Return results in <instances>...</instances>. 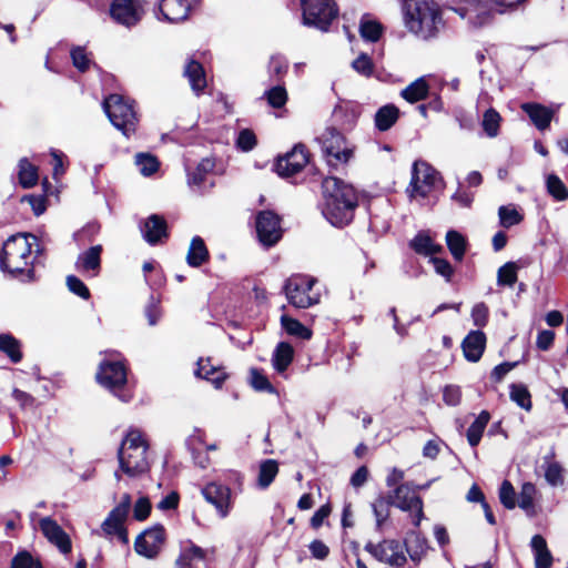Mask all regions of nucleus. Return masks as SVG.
Segmentation results:
<instances>
[{
	"label": "nucleus",
	"instance_id": "1",
	"mask_svg": "<svg viewBox=\"0 0 568 568\" xmlns=\"http://www.w3.org/2000/svg\"><path fill=\"white\" fill-rule=\"evenodd\" d=\"M325 219L334 226L347 225L358 206V193L353 185L337 178H326L322 183Z\"/></svg>",
	"mask_w": 568,
	"mask_h": 568
},
{
	"label": "nucleus",
	"instance_id": "2",
	"mask_svg": "<svg viewBox=\"0 0 568 568\" xmlns=\"http://www.w3.org/2000/svg\"><path fill=\"white\" fill-rule=\"evenodd\" d=\"M403 16L407 30L423 40L437 37L443 24L439 7L434 0L405 1Z\"/></svg>",
	"mask_w": 568,
	"mask_h": 568
},
{
	"label": "nucleus",
	"instance_id": "3",
	"mask_svg": "<svg viewBox=\"0 0 568 568\" xmlns=\"http://www.w3.org/2000/svg\"><path fill=\"white\" fill-rule=\"evenodd\" d=\"M37 237L29 233L11 235L0 247V268L10 274H23L32 277V246Z\"/></svg>",
	"mask_w": 568,
	"mask_h": 568
},
{
	"label": "nucleus",
	"instance_id": "4",
	"mask_svg": "<svg viewBox=\"0 0 568 568\" xmlns=\"http://www.w3.org/2000/svg\"><path fill=\"white\" fill-rule=\"evenodd\" d=\"M149 445L142 433L130 429L123 438L118 452L121 470L130 477H138L150 468L148 457Z\"/></svg>",
	"mask_w": 568,
	"mask_h": 568
},
{
	"label": "nucleus",
	"instance_id": "5",
	"mask_svg": "<svg viewBox=\"0 0 568 568\" xmlns=\"http://www.w3.org/2000/svg\"><path fill=\"white\" fill-rule=\"evenodd\" d=\"M103 110L111 123L125 136L135 132L138 116L132 102L120 94H111L103 101Z\"/></svg>",
	"mask_w": 568,
	"mask_h": 568
},
{
	"label": "nucleus",
	"instance_id": "6",
	"mask_svg": "<svg viewBox=\"0 0 568 568\" xmlns=\"http://www.w3.org/2000/svg\"><path fill=\"white\" fill-rule=\"evenodd\" d=\"M328 165L346 164L354 155V145L334 126H327L316 138Z\"/></svg>",
	"mask_w": 568,
	"mask_h": 568
},
{
	"label": "nucleus",
	"instance_id": "7",
	"mask_svg": "<svg viewBox=\"0 0 568 568\" xmlns=\"http://www.w3.org/2000/svg\"><path fill=\"white\" fill-rule=\"evenodd\" d=\"M302 9V23L320 31H327L338 16L334 0H298Z\"/></svg>",
	"mask_w": 568,
	"mask_h": 568
},
{
	"label": "nucleus",
	"instance_id": "8",
	"mask_svg": "<svg viewBox=\"0 0 568 568\" xmlns=\"http://www.w3.org/2000/svg\"><path fill=\"white\" fill-rule=\"evenodd\" d=\"M316 280L306 275L290 277L284 286L285 295L295 307L307 308L320 302V294L313 292Z\"/></svg>",
	"mask_w": 568,
	"mask_h": 568
},
{
	"label": "nucleus",
	"instance_id": "9",
	"mask_svg": "<svg viewBox=\"0 0 568 568\" xmlns=\"http://www.w3.org/2000/svg\"><path fill=\"white\" fill-rule=\"evenodd\" d=\"M438 181L439 173L432 165L425 161H415L412 169L410 183L406 192L410 199H425Z\"/></svg>",
	"mask_w": 568,
	"mask_h": 568
},
{
	"label": "nucleus",
	"instance_id": "10",
	"mask_svg": "<svg viewBox=\"0 0 568 568\" xmlns=\"http://www.w3.org/2000/svg\"><path fill=\"white\" fill-rule=\"evenodd\" d=\"M99 384L110 389L122 402H129L131 394L122 390L126 384V368L121 362H103L97 373Z\"/></svg>",
	"mask_w": 568,
	"mask_h": 568
},
{
	"label": "nucleus",
	"instance_id": "11",
	"mask_svg": "<svg viewBox=\"0 0 568 568\" xmlns=\"http://www.w3.org/2000/svg\"><path fill=\"white\" fill-rule=\"evenodd\" d=\"M393 506L412 513L413 524L418 527L424 518L423 500L409 484H400L388 496Z\"/></svg>",
	"mask_w": 568,
	"mask_h": 568
},
{
	"label": "nucleus",
	"instance_id": "12",
	"mask_svg": "<svg viewBox=\"0 0 568 568\" xmlns=\"http://www.w3.org/2000/svg\"><path fill=\"white\" fill-rule=\"evenodd\" d=\"M364 549L379 562L395 568L403 567L407 562L403 547L396 539H384L377 544L369 541L365 545Z\"/></svg>",
	"mask_w": 568,
	"mask_h": 568
},
{
	"label": "nucleus",
	"instance_id": "13",
	"mask_svg": "<svg viewBox=\"0 0 568 568\" xmlns=\"http://www.w3.org/2000/svg\"><path fill=\"white\" fill-rule=\"evenodd\" d=\"M112 19L128 28L135 26L144 14L143 0H113L110 6Z\"/></svg>",
	"mask_w": 568,
	"mask_h": 568
},
{
	"label": "nucleus",
	"instance_id": "14",
	"mask_svg": "<svg viewBox=\"0 0 568 568\" xmlns=\"http://www.w3.org/2000/svg\"><path fill=\"white\" fill-rule=\"evenodd\" d=\"M165 541V530L161 525L145 529L138 536L134 542L135 551L149 559L155 558L161 551Z\"/></svg>",
	"mask_w": 568,
	"mask_h": 568
},
{
	"label": "nucleus",
	"instance_id": "15",
	"mask_svg": "<svg viewBox=\"0 0 568 568\" xmlns=\"http://www.w3.org/2000/svg\"><path fill=\"white\" fill-rule=\"evenodd\" d=\"M310 155L305 145L296 144L292 151L278 156L275 163V171L282 178H290L301 172L308 163Z\"/></svg>",
	"mask_w": 568,
	"mask_h": 568
},
{
	"label": "nucleus",
	"instance_id": "16",
	"mask_svg": "<svg viewBox=\"0 0 568 568\" xmlns=\"http://www.w3.org/2000/svg\"><path fill=\"white\" fill-rule=\"evenodd\" d=\"M204 499L214 506L217 515L225 518L232 509L231 489L222 484L212 481L206 484L202 490Z\"/></svg>",
	"mask_w": 568,
	"mask_h": 568
},
{
	"label": "nucleus",
	"instance_id": "17",
	"mask_svg": "<svg viewBox=\"0 0 568 568\" xmlns=\"http://www.w3.org/2000/svg\"><path fill=\"white\" fill-rule=\"evenodd\" d=\"M256 232L264 245H274L282 237L278 216L270 211L261 212L256 217Z\"/></svg>",
	"mask_w": 568,
	"mask_h": 568
},
{
	"label": "nucleus",
	"instance_id": "18",
	"mask_svg": "<svg viewBox=\"0 0 568 568\" xmlns=\"http://www.w3.org/2000/svg\"><path fill=\"white\" fill-rule=\"evenodd\" d=\"M39 528L49 542L54 545L62 554L71 551L72 545L69 535L51 517H43L39 520Z\"/></svg>",
	"mask_w": 568,
	"mask_h": 568
},
{
	"label": "nucleus",
	"instance_id": "19",
	"mask_svg": "<svg viewBox=\"0 0 568 568\" xmlns=\"http://www.w3.org/2000/svg\"><path fill=\"white\" fill-rule=\"evenodd\" d=\"M195 0H161L159 10L169 22H180L187 18Z\"/></svg>",
	"mask_w": 568,
	"mask_h": 568
},
{
	"label": "nucleus",
	"instance_id": "20",
	"mask_svg": "<svg viewBox=\"0 0 568 568\" xmlns=\"http://www.w3.org/2000/svg\"><path fill=\"white\" fill-rule=\"evenodd\" d=\"M102 246L94 245L81 253L75 262V268L81 273L97 276L101 268Z\"/></svg>",
	"mask_w": 568,
	"mask_h": 568
},
{
	"label": "nucleus",
	"instance_id": "21",
	"mask_svg": "<svg viewBox=\"0 0 568 568\" xmlns=\"http://www.w3.org/2000/svg\"><path fill=\"white\" fill-rule=\"evenodd\" d=\"M141 231L144 240L152 245L160 242L162 237L168 236L166 222L158 214L149 216L141 227Z\"/></svg>",
	"mask_w": 568,
	"mask_h": 568
},
{
	"label": "nucleus",
	"instance_id": "22",
	"mask_svg": "<svg viewBox=\"0 0 568 568\" xmlns=\"http://www.w3.org/2000/svg\"><path fill=\"white\" fill-rule=\"evenodd\" d=\"M486 345V336L481 331L470 332L463 342L465 357L469 362H477L481 357Z\"/></svg>",
	"mask_w": 568,
	"mask_h": 568
},
{
	"label": "nucleus",
	"instance_id": "23",
	"mask_svg": "<svg viewBox=\"0 0 568 568\" xmlns=\"http://www.w3.org/2000/svg\"><path fill=\"white\" fill-rule=\"evenodd\" d=\"M175 565L176 568H206L205 551L191 545L181 552Z\"/></svg>",
	"mask_w": 568,
	"mask_h": 568
},
{
	"label": "nucleus",
	"instance_id": "24",
	"mask_svg": "<svg viewBox=\"0 0 568 568\" xmlns=\"http://www.w3.org/2000/svg\"><path fill=\"white\" fill-rule=\"evenodd\" d=\"M404 546L409 558L416 564L420 562L428 550L427 539L417 531L407 534Z\"/></svg>",
	"mask_w": 568,
	"mask_h": 568
},
{
	"label": "nucleus",
	"instance_id": "25",
	"mask_svg": "<svg viewBox=\"0 0 568 568\" xmlns=\"http://www.w3.org/2000/svg\"><path fill=\"white\" fill-rule=\"evenodd\" d=\"M521 109L528 114L538 130L544 131L549 126L554 115L549 108L538 103H524Z\"/></svg>",
	"mask_w": 568,
	"mask_h": 568
},
{
	"label": "nucleus",
	"instance_id": "26",
	"mask_svg": "<svg viewBox=\"0 0 568 568\" xmlns=\"http://www.w3.org/2000/svg\"><path fill=\"white\" fill-rule=\"evenodd\" d=\"M294 349L285 342H281L276 345L272 355L273 368L278 373L283 374L293 362Z\"/></svg>",
	"mask_w": 568,
	"mask_h": 568
},
{
	"label": "nucleus",
	"instance_id": "27",
	"mask_svg": "<svg viewBox=\"0 0 568 568\" xmlns=\"http://www.w3.org/2000/svg\"><path fill=\"white\" fill-rule=\"evenodd\" d=\"M196 376L210 381L215 387H221L226 378V374L211 364V359H199Z\"/></svg>",
	"mask_w": 568,
	"mask_h": 568
},
{
	"label": "nucleus",
	"instance_id": "28",
	"mask_svg": "<svg viewBox=\"0 0 568 568\" xmlns=\"http://www.w3.org/2000/svg\"><path fill=\"white\" fill-rule=\"evenodd\" d=\"M184 75L189 79L192 90L200 93L206 87L204 69L201 63L190 60L185 65Z\"/></svg>",
	"mask_w": 568,
	"mask_h": 568
},
{
	"label": "nucleus",
	"instance_id": "29",
	"mask_svg": "<svg viewBox=\"0 0 568 568\" xmlns=\"http://www.w3.org/2000/svg\"><path fill=\"white\" fill-rule=\"evenodd\" d=\"M429 85L424 77L416 79L400 91V97L409 103H416L427 98Z\"/></svg>",
	"mask_w": 568,
	"mask_h": 568
},
{
	"label": "nucleus",
	"instance_id": "30",
	"mask_svg": "<svg viewBox=\"0 0 568 568\" xmlns=\"http://www.w3.org/2000/svg\"><path fill=\"white\" fill-rule=\"evenodd\" d=\"M530 546L535 552L536 568H550L552 556L547 548L545 538L540 535H535L531 538Z\"/></svg>",
	"mask_w": 568,
	"mask_h": 568
},
{
	"label": "nucleus",
	"instance_id": "31",
	"mask_svg": "<svg viewBox=\"0 0 568 568\" xmlns=\"http://www.w3.org/2000/svg\"><path fill=\"white\" fill-rule=\"evenodd\" d=\"M209 260V251L204 241L200 236H194L191 241L186 262L192 267H199Z\"/></svg>",
	"mask_w": 568,
	"mask_h": 568
},
{
	"label": "nucleus",
	"instance_id": "32",
	"mask_svg": "<svg viewBox=\"0 0 568 568\" xmlns=\"http://www.w3.org/2000/svg\"><path fill=\"white\" fill-rule=\"evenodd\" d=\"M399 110L394 104H386L379 108L375 114L376 128L384 132L389 130L398 120Z\"/></svg>",
	"mask_w": 568,
	"mask_h": 568
},
{
	"label": "nucleus",
	"instance_id": "33",
	"mask_svg": "<svg viewBox=\"0 0 568 568\" xmlns=\"http://www.w3.org/2000/svg\"><path fill=\"white\" fill-rule=\"evenodd\" d=\"M489 420L490 414L487 410H483L468 427L466 436L471 447H476L479 444L483 433Z\"/></svg>",
	"mask_w": 568,
	"mask_h": 568
},
{
	"label": "nucleus",
	"instance_id": "34",
	"mask_svg": "<svg viewBox=\"0 0 568 568\" xmlns=\"http://www.w3.org/2000/svg\"><path fill=\"white\" fill-rule=\"evenodd\" d=\"M278 473V464L274 459H265L261 463L257 476V485L260 488H267L275 479Z\"/></svg>",
	"mask_w": 568,
	"mask_h": 568
},
{
	"label": "nucleus",
	"instance_id": "35",
	"mask_svg": "<svg viewBox=\"0 0 568 568\" xmlns=\"http://www.w3.org/2000/svg\"><path fill=\"white\" fill-rule=\"evenodd\" d=\"M412 247L418 254L434 255L443 250L440 245L433 242L430 236L424 233L417 234L410 242Z\"/></svg>",
	"mask_w": 568,
	"mask_h": 568
},
{
	"label": "nucleus",
	"instance_id": "36",
	"mask_svg": "<svg viewBox=\"0 0 568 568\" xmlns=\"http://www.w3.org/2000/svg\"><path fill=\"white\" fill-rule=\"evenodd\" d=\"M447 246L456 261H462L466 251V240L457 231H448L446 234Z\"/></svg>",
	"mask_w": 568,
	"mask_h": 568
},
{
	"label": "nucleus",
	"instance_id": "37",
	"mask_svg": "<svg viewBox=\"0 0 568 568\" xmlns=\"http://www.w3.org/2000/svg\"><path fill=\"white\" fill-rule=\"evenodd\" d=\"M19 182L24 189L32 187L38 182V170L27 159L19 162Z\"/></svg>",
	"mask_w": 568,
	"mask_h": 568
},
{
	"label": "nucleus",
	"instance_id": "38",
	"mask_svg": "<svg viewBox=\"0 0 568 568\" xmlns=\"http://www.w3.org/2000/svg\"><path fill=\"white\" fill-rule=\"evenodd\" d=\"M509 396L520 408L529 412L531 409V395L524 384H511Z\"/></svg>",
	"mask_w": 568,
	"mask_h": 568
},
{
	"label": "nucleus",
	"instance_id": "39",
	"mask_svg": "<svg viewBox=\"0 0 568 568\" xmlns=\"http://www.w3.org/2000/svg\"><path fill=\"white\" fill-rule=\"evenodd\" d=\"M0 351L9 356L13 363L22 358L20 343L10 334H0Z\"/></svg>",
	"mask_w": 568,
	"mask_h": 568
},
{
	"label": "nucleus",
	"instance_id": "40",
	"mask_svg": "<svg viewBox=\"0 0 568 568\" xmlns=\"http://www.w3.org/2000/svg\"><path fill=\"white\" fill-rule=\"evenodd\" d=\"M392 503L388 497H378L373 504L372 509L376 520V529L382 531L384 524L389 517V507Z\"/></svg>",
	"mask_w": 568,
	"mask_h": 568
},
{
	"label": "nucleus",
	"instance_id": "41",
	"mask_svg": "<svg viewBox=\"0 0 568 568\" xmlns=\"http://www.w3.org/2000/svg\"><path fill=\"white\" fill-rule=\"evenodd\" d=\"M214 163L209 159H203L194 169L187 173V183L190 186L201 187L205 181L206 174L213 169Z\"/></svg>",
	"mask_w": 568,
	"mask_h": 568
},
{
	"label": "nucleus",
	"instance_id": "42",
	"mask_svg": "<svg viewBox=\"0 0 568 568\" xmlns=\"http://www.w3.org/2000/svg\"><path fill=\"white\" fill-rule=\"evenodd\" d=\"M498 217L499 224L505 229L518 225L524 219L523 214L514 205L500 206L498 209Z\"/></svg>",
	"mask_w": 568,
	"mask_h": 568
},
{
	"label": "nucleus",
	"instance_id": "43",
	"mask_svg": "<svg viewBox=\"0 0 568 568\" xmlns=\"http://www.w3.org/2000/svg\"><path fill=\"white\" fill-rule=\"evenodd\" d=\"M281 322L287 334L302 339H310L312 337V331L300 321L288 316H282Z\"/></svg>",
	"mask_w": 568,
	"mask_h": 568
},
{
	"label": "nucleus",
	"instance_id": "44",
	"mask_svg": "<svg viewBox=\"0 0 568 568\" xmlns=\"http://www.w3.org/2000/svg\"><path fill=\"white\" fill-rule=\"evenodd\" d=\"M501 118L495 109H488L483 116V129L489 138H495L499 133Z\"/></svg>",
	"mask_w": 568,
	"mask_h": 568
},
{
	"label": "nucleus",
	"instance_id": "45",
	"mask_svg": "<svg viewBox=\"0 0 568 568\" xmlns=\"http://www.w3.org/2000/svg\"><path fill=\"white\" fill-rule=\"evenodd\" d=\"M548 193L557 201L568 200V189L555 174H550L546 181Z\"/></svg>",
	"mask_w": 568,
	"mask_h": 568
},
{
	"label": "nucleus",
	"instance_id": "46",
	"mask_svg": "<svg viewBox=\"0 0 568 568\" xmlns=\"http://www.w3.org/2000/svg\"><path fill=\"white\" fill-rule=\"evenodd\" d=\"M517 282V266L514 262H507L497 272L499 286H513Z\"/></svg>",
	"mask_w": 568,
	"mask_h": 568
},
{
	"label": "nucleus",
	"instance_id": "47",
	"mask_svg": "<svg viewBox=\"0 0 568 568\" xmlns=\"http://www.w3.org/2000/svg\"><path fill=\"white\" fill-rule=\"evenodd\" d=\"M135 164L141 174L149 176L159 169V161L155 156L148 153H139L135 156Z\"/></svg>",
	"mask_w": 568,
	"mask_h": 568
},
{
	"label": "nucleus",
	"instance_id": "48",
	"mask_svg": "<svg viewBox=\"0 0 568 568\" xmlns=\"http://www.w3.org/2000/svg\"><path fill=\"white\" fill-rule=\"evenodd\" d=\"M382 31H383L382 24L376 21L366 20V21L361 22L359 32H361L362 38L365 40H368L372 42L377 41L379 39V37L382 36Z\"/></svg>",
	"mask_w": 568,
	"mask_h": 568
},
{
	"label": "nucleus",
	"instance_id": "49",
	"mask_svg": "<svg viewBox=\"0 0 568 568\" xmlns=\"http://www.w3.org/2000/svg\"><path fill=\"white\" fill-rule=\"evenodd\" d=\"M267 102L273 108H282L287 101V92L284 87L275 85L265 92Z\"/></svg>",
	"mask_w": 568,
	"mask_h": 568
},
{
	"label": "nucleus",
	"instance_id": "50",
	"mask_svg": "<svg viewBox=\"0 0 568 568\" xmlns=\"http://www.w3.org/2000/svg\"><path fill=\"white\" fill-rule=\"evenodd\" d=\"M536 487L531 483H525L519 494L518 506L524 510H529L534 506Z\"/></svg>",
	"mask_w": 568,
	"mask_h": 568
},
{
	"label": "nucleus",
	"instance_id": "51",
	"mask_svg": "<svg viewBox=\"0 0 568 568\" xmlns=\"http://www.w3.org/2000/svg\"><path fill=\"white\" fill-rule=\"evenodd\" d=\"M545 479L546 481L556 487L559 485H562L564 483V475H562V467L558 463H549L546 466L545 469Z\"/></svg>",
	"mask_w": 568,
	"mask_h": 568
},
{
	"label": "nucleus",
	"instance_id": "52",
	"mask_svg": "<svg viewBox=\"0 0 568 568\" xmlns=\"http://www.w3.org/2000/svg\"><path fill=\"white\" fill-rule=\"evenodd\" d=\"M251 385L258 392L274 393L275 388L270 383L267 377L263 375L258 369H251Z\"/></svg>",
	"mask_w": 568,
	"mask_h": 568
},
{
	"label": "nucleus",
	"instance_id": "53",
	"mask_svg": "<svg viewBox=\"0 0 568 568\" xmlns=\"http://www.w3.org/2000/svg\"><path fill=\"white\" fill-rule=\"evenodd\" d=\"M515 497H516V493H515L513 485L508 480L503 481L500 489H499L500 503L507 509H513L516 506Z\"/></svg>",
	"mask_w": 568,
	"mask_h": 568
},
{
	"label": "nucleus",
	"instance_id": "54",
	"mask_svg": "<svg viewBox=\"0 0 568 568\" xmlns=\"http://www.w3.org/2000/svg\"><path fill=\"white\" fill-rule=\"evenodd\" d=\"M102 530L106 534V535H115L118 536V538L126 544L128 542V535H126V530L125 528L123 527V524L121 523H118V521H110L109 518H105V520L103 521L102 524Z\"/></svg>",
	"mask_w": 568,
	"mask_h": 568
},
{
	"label": "nucleus",
	"instance_id": "55",
	"mask_svg": "<svg viewBox=\"0 0 568 568\" xmlns=\"http://www.w3.org/2000/svg\"><path fill=\"white\" fill-rule=\"evenodd\" d=\"M67 286L70 292L80 296L83 300H88L90 297L89 288L79 277L74 275H69L67 277Z\"/></svg>",
	"mask_w": 568,
	"mask_h": 568
},
{
	"label": "nucleus",
	"instance_id": "56",
	"mask_svg": "<svg viewBox=\"0 0 568 568\" xmlns=\"http://www.w3.org/2000/svg\"><path fill=\"white\" fill-rule=\"evenodd\" d=\"M352 67L356 72H358L359 74H363L365 77L371 75L374 70L372 59L366 53H361L352 62Z\"/></svg>",
	"mask_w": 568,
	"mask_h": 568
},
{
	"label": "nucleus",
	"instance_id": "57",
	"mask_svg": "<svg viewBox=\"0 0 568 568\" xmlns=\"http://www.w3.org/2000/svg\"><path fill=\"white\" fill-rule=\"evenodd\" d=\"M236 145L242 151H251L256 145V136L253 131L244 129L239 133Z\"/></svg>",
	"mask_w": 568,
	"mask_h": 568
},
{
	"label": "nucleus",
	"instance_id": "58",
	"mask_svg": "<svg viewBox=\"0 0 568 568\" xmlns=\"http://www.w3.org/2000/svg\"><path fill=\"white\" fill-rule=\"evenodd\" d=\"M443 400L448 406H458L462 400V389L456 385H447L443 390Z\"/></svg>",
	"mask_w": 568,
	"mask_h": 568
},
{
	"label": "nucleus",
	"instance_id": "59",
	"mask_svg": "<svg viewBox=\"0 0 568 568\" xmlns=\"http://www.w3.org/2000/svg\"><path fill=\"white\" fill-rule=\"evenodd\" d=\"M71 58L73 65L81 72H84L88 70L90 65V59L88 58V54L85 50L81 47L74 48L71 50Z\"/></svg>",
	"mask_w": 568,
	"mask_h": 568
},
{
	"label": "nucleus",
	"instance_id": "60",
	"mask_svg": "<svg viewBox=\"0 0 568 568\" xmlns=\"http://www.w3.org/2000/svg\"><path fill=\"white\" fill-rule=\"evenodd\" d=\"M430 262L434 265L435 272L443 276L447 282L450 281L454 270L447 260L432 256Z\"/></svg>",
	"mask_w": 568,
	"mask_h": 568
},
{
	"label": "nucleus",
	"instance_id": "61",
	"mask_svg": "<svg viewBox=\"0 0 568 568\" xmlns=\"http://www.w3.org/2000/svg\"><path fill=\"white\" fill-rule=\"evenodd\" d=\"M151 511V503L148 497H140L133 508V517L139 520H145Z\"/></svg>",
	"mask_w": 568,
	"mask_h": 568
},
{
	"label": "nucleus",
	"instance_id": "62",
	"mask_svg": "<svg viewBox=\"0 0 568 568\" xmlns=\"http://www.w3.org/2000/svg\"><path fill=\"white\" fill-rule=\"evenodd\" d=\"M334 121L342 125L343 129H351L356 121V116L353 112L347 113L342 108H337L333 113Z\"/></svg>",
	"mask_w": 568,
	"mask_h": 568
},
{
	"label": "nucleus",
	"instance_id": "63",
	"mask_svg": "<svg viewBox=\"0 0 568 568\" xmlns=\"http://www.w3.org/2000/svg\"><path fill=\"white\" fill-rule=\"evenodd\" d=\"M471 318L476 326L483 327L488 321V307L484 303L476 304L471 310Z\"/></svg>",
	"mask_w": 568,
	"mask_h": 568
},
{
	"label": "nucleus",
	"instance_id": "64",
	"mask_svg": "<svg viewBox=\"0 0 568 568\" xmlns=\"http://www.w3.org/2000/svg\"><path fill=\"white\" fill-rule=\"evenodd\" d=\"M34 560L30 552L20 551L18 552L11 561V568H32L34 567Z\"/></svg>",
	"mask_w": 568,
	"mask_h": 568
}]
</instances>
